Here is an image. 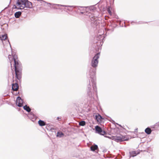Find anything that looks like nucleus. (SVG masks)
<instances>
[{
    "instance_id": "f257e3e1",
    "label": "nucleus",
    "mask_w": 159,
    "mask_h": 159,
    "mask_svg": "<svg viewBox=\"0 0 159 159\" xmlns=\"http://www.w3.org/2000/svg\"><path fill=\"white\" fill-rule=\"evenodd\" d=\"M100 53L98 52L93 57L91 62V66L89 72L88 73L89 75L91 82L89 81L88 86L87 94L91 100L94 99V95L98 97L97 88L96 86V71L98 66Z\"/></svg>"
},
{
    "instance_id": "f03ea898",
    "label": "nucleus",
    "mask_w": 159,
    "mask_h": 159,
    "mask_svg": "<svg viewBox=\"0 0 159 159\" xmlns=\"http://www.w3.org/2000/svg\"><path fill=\"white\" fill-rule=\"evenodd\" d=\"M91 11L92 10L93 11V13H88L87 15L89 17V19L92 21L91 22V25L94 28L98 29L99 27V22L97 20H98V15L99 14L98 12L95 10V7L94 6H92L90 8Z\"/></svg>"
},
{
    "instance_id": "7ed1b4c3",
    "label": "nucleus",
    "mask_w": 159,
    "mask_h": 159,
    "mask_svg": "<svg viewBox=\"0 0 159 159\" xmlns=\"http://www.w3.org/2000/svg\"><path fill=\"white\" fill-rule=\"evenodd\" d=\"M16 4L20 7H22V5H24V7L27 8H33L32 3L28 0H17Z\"/></svg>"
},
{
    "instance_id": "20e7f679",
    "label": "nucleus",
    "mask_w": 159,
    "mask_h": 159,
    "mask_svg": "<svg viewBox=\"0 0 159 159\" xmlns=\"http://www.w3.org/2000/svg\"><path fill=\"white\" fill-rule=\"evenodd\" d=\"M111 139L117 142H120L126 140L125 138L121 135L119 136H112L111 137Z\"/></svg>"
},
{
    "instance_id": "39448f33",
    "label": "nucleus",
    "mask_w": 159,
    "mask_h": 159,
    "mask_svg": "<svg viewBox=\"0 0 159 159\" xmlns=\"http://www.w3.org/2000/svg\"><path fill=\"white\" fill-rule=\"evenodd\" d=\"M95 129L96 133L104 136L107 134L106 132L103 130L98 125H97L95 127Z\"/></svg>"
},
{
    "instance_id": "423d86ee",
    "label": "nucleus",
    "mask_w": 159,
    "mask_h": 159,
    "mask_svg": "<svg viewBox=\"0 0 159 159\" xmlns=\"http://www.w3.org/2000/svg\"><path fill=\"white\" fill-rule=\"evenodd\" d=\"M37 1L34 2L33 4V7L39 6V4H40L41 5L45 6L46 4H48V3L45 2L43 0H36Z\"/></svg>"
},
{
    "instance_id": "0eeeda50",
    "label": "nucleus",
    "mask_w": 159,
    "mask_h": 159,
    "mask_svg": "<svg viewBox=\"0 0 159 159\" xmlns=\"http://www.w3.org/2000/svg\"><path fill=\"white\" fill-rule=\"evenodd\" d=\"M65 8L63 9L64 11L67 10L69 11H72L73 9L76 8V6L65 5Z\"/></svg>"
},
{
    "instance_id": "6e6552de",
    "label": "nucleus",
    "mask_w": 159,
    "mask_h": 159,
    "mask_svg": "<svg viewBox=\"0 0 159 159\" xmlns=\"http://www.w3.org/2000/svg\"><path fill=\"white\" fill-rule=\"evenodd\" d=\"M16 78L17 79L20 80L21 78V71L22 70L15 69Z\"/></svg>"
},
{
    "instance_id": "1a4fd4ad",
    "label": "nucleus",
    "mask_w": 159,
    "mask_h": 159,
    "mask_svg": "<svg viewBox=\"0 0 159 159\" xmlns=\"http://www.w3.org/2000/svg\"><path fill=\"white\" fill-rule=\"evenodd\" d=\"M14 65L15 69H16V70H22V66L21 64L18 60H17V61L14 62Z\"/></svg>"
},
{
    "instance_id": "9d476101",
    "label": "nucleus",
    "mask_w": 159,
    "mask_h": 159,
    "mask_svg": "<svg viewBox=\"0 0 159 159\" xmlns=\"http://www.w3.org/2000/svg\"><path fill=\"white\" fill-rule=\"evenodd\" d=\"M23 100L21 98L18 96L16 99V104L19 107H21L23 106Z\"/></svg>"
},
{
    "instance_id": "9b49d317",
    "label": "nucleus",
    "mask_w": 159,
    "mask_h": 159,
    "mask_svg": "<svg viewBox=\"0 0 159 159\" xmlns=\"http://www.w3.org/2000/svg\"><path fill=\"white\" fill-rule=\"evenodd\" d=\"M27 116L33 121H34L37 118L36 115H35L32 112H31L30 113H29L27 115Z\"/></svg>"
},
{
    "instance_id": "f8f14e48",
    "label": "nucleus",
    "mask_w": 159,
    "mask_h": 159,
    "mask_svg": "<svg viewBox=\"0 0 159 159\" xmlns=\"http://www.w3.org/2000/svg\"><path fill=\"white\" fill-rule=\"evenodd\" d=\"M139 153V152L138 151H132L129 152L130 157H134Z\"/></svg>"
},
{
    "instance_id": "ddd939ff",
    "label": "nucleus",
    "mask_w": 159,
    "mask_h": 159,
    "mask_svg": "<svg viewBox=\"0 0 159 159\" xmlns=\"http://www.w3.org/2000/svg\"><path fill=\"white\" fill-rule=\"evenodd\" d=\"M19 88L18 84L17 83L12 84V89L14 91H17Z\"/></svg>"
},
{
    "instance_id": "4468645a",
    "label": "nucleus",
    "mask_w": 159,
    "mask_h": 159,
    "mask_svg": "<svg viewBox=\"0 0 159 159\" xmlns=\"http://www.w3.org/2000/svg\"><path fill=\"white\" fill-rule=\"evenodd\" d=\"M95 119L97 121H98L99 120H102V119H103L102 118V116L99 114H97L95 116Z\"/></svg>"
},
{
    "instance_id": "2eb2a0df",
    "label": "nucleus",
    "mask_w": 159,
    "mask_h": 159,
    "mask_svg": "<svg viewBox=\"0 0 159 159\" xmlns=\"http://www.w3.org/2000/svg\"><path fill=\"white\" fill-rule=\"evenodd\" d=\"M48 4L51 5L50 7L51 8H52L53 9H57V7H59L61 6L60 5H59V4H52L50 3H48Z\"/></svg>"
},
{
    "instance_id": "dca6fc26",
    "label": "nucleus",
    "mask_w": 159,
    "mask_h": 159,
    "mask_svg": "<svg viewBox=\"0 0 159 159\" xmlns=\"http://www.w3.org/2000/svg\"><path fill=\"white\" fill-rule=\"evenodd\" d=\"M90 148L91 150L92 151H95V150H97L98 149V146L96 144L92 145L91 146Z\"/></svg>"
},
{
    "instance_id": "f3484780",
    "label": "nucleus",
    "mask_w": 159,
    "mask_h": 159,
    "mask_svg": "<svg viewBox=\"0 0 159 159\" xmlns=\"http://www.w3.org/2000/svg\"><path fill=\"white\" fill-rule=\"evenodd\" d=\"M145 132L148 134H150L152 132V130L149 127H147L145 130Z\"/></svg>"
},
{
    "instance_id": "a211bd4d",
    "label": "nucleus",
    "mask_w": 159,
    "mask_h": 159,
    "mask_svg": "<svg viewBox=\"0 0 159 159\" xmlns=\"http://www.w3.org/2000/svg\"><path fill=\"white\" fill-rule=\"evenodd\" d=\"M38 123L39 125L41 126H43L46 125V123L44 121L40 120H39Z\"/></svg>"
},
{
    "instance_id": "6ab92c4d",
    "label": "nucleus",
    "mask_w": 159,
    "mask_h": 159,
    "mask_svg": "<svg viewBox=\"0 0 159 159\" xmlns=\"http://www.w3.org/2000/svg\"><path fill=\"white\" fill-rule=\"evenodd\" d=\"M24 110L28 112H30L31 111V109L29 106H27V105H25L23 107Z\"/></svg>"
},
{
    "instance_id": "aec40b11",
    "label": "nucleus",
    "mask_w": 159,
    "mask_h": 159,
    "mask_svg": "<svg viewBox=\"0 0 159 159\" xmlns=\"http://www.w3.org/2000/svg\"><path fill=\"white\" fill-rule=\"evenodd\" d=\"M103 36H102L101 34L99 35L98 37H96V39L97 40L101 42V40H103Z\"/></svg>"
},
{
    "instance_id": "412c9836",
    "label": "nucleus",
    "mask_w": 159,
    "mask_h": 159,
    "mask_svg": "<svg viewBox=\"0 0 159 159\" xmlns=\"http://www.w3.org/2000/svg\"><path fill=\"white\" fill-rule=\"evenodd\" d=\"M7 38V34L2 35V36H0V39L2 41L5 40Z\"/></svg>"
},
{
    "instance_id": "4be33fe9",
    "label": "nucleus",
    "mask_w": 159,
    "mask_h": 159,
    "mask_svg": "<svg viewBox=\"0 0 159 159\" xmlns=\"http://www.w3.org/2000/svg\"><path fill=\"white\" fill-rule=\"evenodd\" d=\"M21 15V12L20 11H18L16 12L15 14V16L16 18H19Z\"/></svg>"
},
{
    "instance_id": "5701e85b",
    "label": "nucleus",
    "mask_w": 159,
    "mask_h": 159,
    "mask_svg": "<svg viewBox=\"0 0 159 159\" xmlns=\"http://www.w3.org/2000/svg\"><path fill=\"white\" fill-rule=\"evenodd\" d=\"M159 128V121L155 124L154 125L152 126L151 128H154L155 129H157Z\"/></svg>"
},
{
    "instance_id": "b1692460",
    "label": "nucleus",
    "mask_w": 159,
    "mask_h": 159,
    "mask_svg": "<svg viewBox=\"0 0 159 159\" xmlns=\"http://www.w3.org/2000/svg\"><path fill=\"white\" fill-rule=\"evenodd\" d=\"M64 134L61 131H58L57 132V136L61 138L64 136Z\"/></svg>"
},
{
    "instance_id": "393cba45",
    "label": "nucleus",
    "mask_w": 159,
    "mask_h": 159,
    "mask_svg": "<svg viewBox=\"0 0 159 159\" xmlns=\"http://www.w3.org/2000/svg\"><path fill=\"white\" fill-rule=\"evenodd\" d=\"M85 8V7H84L76 6V7L75 8L78 9V10L80 11H82L83 10H84V8Z\"/></svg>"
},
{
    "instance_id": "a878e982",
    "label": "nucleus",
    "mask_w": 159,
    "mask_h": 159,
    "mask_svg": "<svg viewBox=\"0 0 159 159\" xmlns=\"http://www.w3.org/2000/svg\"><path fill=\"white\" fill-rule=\"evenodd\" d=\"M85 122L84 120L81 121L79 122V125L80 126H84L85 125Z\"/></svg>"
},
{
    "instance_id": "bb28decb",
    "label": "nucleus",
    "mask_w": 159,
    "mask_h": 159,
    "mask_svg": "<svg viewBox=\"0 0 159 159\" xmlns=\"http://www.w3.org/2000/svg\"><path fill=\"white\" fill-rule=\"evenodd\" d=\"M107 11L108 12V13L111 16L112 15V13L111 12V10H110V7H108V8H107Z\"/></svg>"
},
{
    "instance_id": "cd10ccee",
    "label": "nucleus",
    "mask_w": 159,
    "mask_h": 159,
    "mask_svg": "<svg viewBox=\"0 0 159 159\" xmlns=\"http://www.w3.org/2000/svg\"><path fill=\"white\" fill-rule=\"evenodd\" d=\"M13 58L14 60V62H15L17 61V57L16 55H14L13 56Z\"/></svg>"
},
{
    "instance_id": "c85d7f7f",
    "label": "nucleus",
    "mask_w": 159,
    "mask_h": 159,
    "mask_svg": "<svg viewBox=\"0 0 159 159\" xmlns=\"http://www.w3.org/2000/svg\"><path fill=\"white\" fill-rule=\"evenodd\" d=\"M59 5H60L61 6H60L59 7H57V9H59V10H61L62 9V8H61V7H65V5H60V4H59Z\"/></svg>"
},
{
    "instance_id": "c756f323",
    "label": "nucleus",
    "mask_w": 159,
    "mask_h": 159,
    "mask_svg": "<svg viewBox=\"0 0 159 159\" xmlns=\"http://www.w3.org/2000/svg\"><path fill=\"white\" fill-rule=\"evenodd\" d=\"M17 8V7H16V6L15 5H14L12 8V9H16Z\"/></svg>"
},
{
    "instance_id": "7c9ffc66",
    "label": "nucleus",
    "mask_w": 159,
    "mask_h": 159,
    "mask_svg": "<svg viewBox=\"0 0 159 159\" xmlns=\"http://www.w3.org/2000/svg\"><path fill=\"white\" fill-rule=\"evenodd\" d=\"M84 13V12L83 11H81L80 12V14H83Z\"/></svg>"
},
{
    "instance_id": "2f4dec72",
    "label": "nucleus",
    "mask_w": 159,
    "mask_h": 159,
    "mask_svg": "<svg viewBox=\"0 0 159 159\" xmlns=\"http://www.w3.org/2000/svg\"><path fill=\"white\" fill-rule=\"evenodd\" d=\"M17 9H22L20 7H17L16 8Z\"/></svg>"
},
{
    "instance_id": "473e14b6",
    "label": "nucleus",
    "mask_w": 159,
    "mask_h": 159,
    "mask_svg": "<svg viewBox=\"0 0 159 159\" xmlns=\"http://www.w3.org/2000/svg\"><path fill=\"white\" fill-rule=\"evenodd\" d=\"M116 124H117V125H119V126H120V127H122V126H121L120 125H119V124H117V123H116Z\"/></svg>"
},
{
    "instance_id": "72a5a7b5",
    "label": "nucleus",
    "mask_w": 159,
    "mask_h": 159,
    "mask_svg": "<svg viewBox=\"0 0 159 159\" xmlns=\"http://www.w3.org/2000/svg\"><path fill=\"white\" fill-rule=\"evenodd\" d=\"M7 8V7H6V8H5V9H6Z\"/></svg>"
},
{
    "instance_id": "f704fd0d",
    "label": "nucleus",
    "mask_w": 159,
    "mask_h": 159,
    "mask_svg": "<svg viewBox=\"0 0 159 159\" xmlns=\"http://www.w3.org/2000/svg\"><path fill=\"white\" fill-rule=\"evenodd\" d=\"M8 42H9V43H10V42H9V40H8Z\"/></svg>"
},
{
    "instance_id": "c9c22d12",
    "label": "nucleus",
    "mask_w": 159,
    "mask_h": 159,
    "mask_svg": "<svg viewBox=\"0 0 159 159\" xmlns=\"http://www.w3.org/2000/svg\"><path fill=\"white\" fill-rule=\"evenodd\" d=\"M133 22H131V23L132 24Z\"/></svg>"
},
{
    "instance_id": "e433bc0d",
    "label": "nucleus",
    "mask_w": 159,
    "mask_h": 159,
    "mask_svg": "<svg viewBox=\"0 0 159 159\" xmlns=\"http://www.w3.org/2000/svg\"><path fill=\"white\" fill-rule=\"evenodd\" d=\"M59 117H57V119H59Z\"/></svg>"
}]
</instances>
